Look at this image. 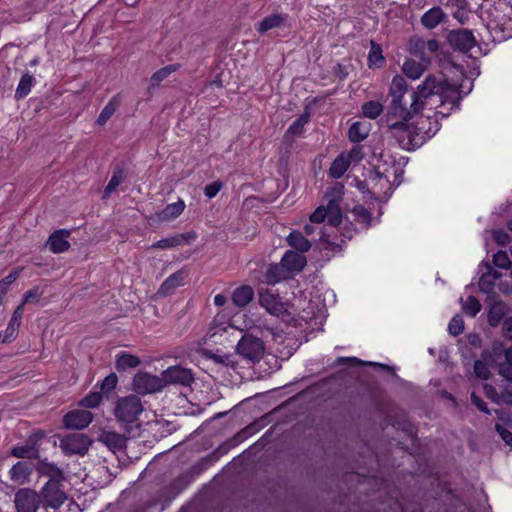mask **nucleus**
<instances>
[{
    "label": "nucleus",
    "instance_id": "nucleus-62",
    "mask_svg": "<svg viewBox=\"0 0 512 512\" xmlns=\"http://www.w3.org/2000/svg\"><path fill=\"white\" fill-rule=\"evenodd\" d=\"M503 332L506 337L512 338V317H509L504 321Z\"/></svg>",
    "mask_w": 512,
    "mask_h": 512
},
{
    "label": "nucleus",
    "instance_id": "nucleus-8",
    "mask_svg": "<svg viewBox=\"0 0 512 512\" xmlns=\"http://www.w3.org/2000/svg\"><path fill=\"white\" fill-rule=\"evenodd\" d=\"M61 482L48 481L41 490V498L45 508L58 509L66 501L67 496L60 487Z\"/></svg>",
    "mask_w": 512,
    "mask_h": 512
},
{
    "label": "nucleus",
    "instance_id": "nucleus-48",
    "mask_svg": "<svg viewBox=\"0 0 512 512\" xmlns=\"http://www.w3.org/2000/svg\"><path fill=\"white\" fill-rule=\"evenodd\" d=\"M353 213H354L357 221L365 224L366 226L370 225L371 213L367 209H365L363 206H356L353 209Z\"/></svg>",
    "mask_w": 512,
    "mask_h": 512
},
{
    "label": "nucleus",
    "instance_id": "nucleus-37",
    "mask_svg": "<svg viewBox=\"0 0 512 512\" xmlns=\"http://www.w3.org/2000/svg\"><path fill=\"white\" fill-rule=\"evenodd\" d=\"M119 106V100L117 96H114L102 109L101 113L97 118V123L103 126L115 113Z\"/></svg>",
    "mask_w": 512,
    "mask_h": 512
},
{
    "label": "nucleus",
    "instance_id": "nucleus-60",
    "mask_svg": "<svg viewBox=\"0 0 512 512\" xmlns=\"http://www.w3.org/2000/svg\"><path fill=\"white\" fill-rule=\"evenodd\" d=\"M499 400L507 405L512 406V388L505 387L499 396Z\"/></svg>",
    "mask_w": 512,
    "mask_h": 512
},
{
    "label": "nucleus",
    "instance_id": "nucleus-57",
    "mask_svg": "<svg viewBox=\"0 0 512 512\" xmlns=\"http://www.w3.org/2000/svg\"><path fill=\"white\" fill-rule=\"evenodd\" d=\"M471 402L482 412L486 414H490V410L487 407V404L483 401V399L478 396L475 392L471 393Z\"/></svg>",
    "mask_w": 512,
    "mask_h": 512
},
{
    "label": "nucleus",
    "instance_id": "nucleus-5",
    "mask_svg": "<svg viewBox=\"0 0 512 512\" xmlns=\"http://www.w3.org/2000/svg\"><path fill=\"white\" fill-rule=\"evenodd\" d=\"M91 444L92 440L82 433L69 434L60 440V448L65 455L84 456Z\"/></svg>",
    "mask_w": 512,
    "mask_h": 512
},
{
    "label": "nucleus",
    "instance_id": "nucleus-50",
    "mask_svg": "<svg viewBox=\"0 0 512 512\" xmlns=\"http://www.w3.org/2000/svg\"><path fill=\"white\" fill-rule=\"evenodd\" d=\"M102 396L99 393H91L81 400V405L86 408H95L101 402Z\"/></svg>",
    "mask_w": 512,
    "mask_h": 512
},
{
    "label": "nucleus",
    "instance_id": "nucleus-51",
    "mask_svg": "<svg viewBox=\"0 0 512 512\" xmlns=\"http://www.w3.org/2000/svg\"><path fill=\"white\" fill-rule=\"evenodd\" d=\"M117 382H118V378H117L116 374L111 373L110 375L106 376L104 378V380L102 381L101 390L104 393H108L116 387Z\"/></svg>",
    "mask_w": 512,
    "mask_h": 512
},
{
    "label": "nucleus",
    "instance_id": "nucleus-10",
    "mask_svg": "<svg viewBox=\"0 0 512 512\" xmlns=\"http://www.w3.org/2000/svg\"><path fill=\"white\" fill-rule=\"evenodd\" d=\"M45 434L39 430L30 435L23 446H15L11 449V455L17 458L38 459L39 447L38 441L44 438Z\"/></svg>",
    "mask_w": 512,
    "mask_h": 512
},
{
    "label": "nucleus",
    "instance_id": "nucleus-9",
    "mask_svg": "<svg viewBox=\"0 0 512 512\" xmlns=\"http://www.w3.org/2000/svg\"><path fill=\"white\" fill-rule=\"evenodd\" d=\"M164 387L166 385L190 386L194 382L193 372L182 366H171L162 372Z\"/></svg>",
    "mask_w": 512,
    "mask_h": 512
},
{
    "label": "nucleus",
    "instance_id": "nucleus-31",
    "mask_svg": "<svg viewBox=\"0 0 512 512\" xmlns=\"http://www.w3.org/2000/svg\"><path fill=\"white\" fill-rule=\"evenodd\" d=\"M288 277V272L282 262L270 264L265 273V280L268 284H275Z\"/></svg>",
    "mask_w": 512,
    "mask_h": 512
},
{
    "label": "nucleus",
    "instance_id": "nucleus-29",
    "mask_svg": "<svg viewBox=\"0 0 512 512\" xmlns=\"http://www.w3.org/2000/svg\"><path fill=\"white\" fill-rule=\"evenodd\" d=\"M254 297V291L252 287L243 285L234 290L232 294V301L237 307L247 306Z\"/></svg>",
    "mask_w": 512,
    "mask_h": 512
},
{
    "label": "nucleus",
    "instance_id": "nucleus-63",
    "mask_svg": "<svg viewBox=\"0 0 512 512\" xmlns=\"http://www.w3.org/2000/svg\"><path fill=\"white\" fill-rule=\"evenodd\" d=\"M211 358L216 363H221V364H225V365H229V363H230V357L228 355H216V354H213L211 356Z\"/></svg>",
    "mask_w": 512,
    "mask_h": 512
},
{
    "label": "nucleus",
    "instance_id": "nucleus-32",
    "mask_svg": "<svg viewBox=\"0 0 512 512\" xmlns=\"http://www.w3.org/2000/svg\"><path fill=\"white\" fill-rule=\"evenodd\" d=\"M287 19V15L273 14L265 17L257 26V31L261 34L267 31L280 27L282 23Z\"/></svg>",
    "mask_w": 512,
    "mask_h": 512
},
{
    "label": "nucleus",
    "instance_id": "nucleus-61",
    "mask_svg": "<svg viewBox=\"0 0 512 512\" xmlns=\"http://www.w3.org/2000/svg\"><path fill=\"white\" fill-rule=\"evenodd\" d=\"M486 395L491 398L494 402L499 403V396L497 395L496 389L491 385L484 386Z\"/></svg>",
    "mask_w": 512,
    "mask_h": 512
},
{
    "label": "nucleus",
    "instance_id": "nucleus-55",
    "mask_svg": "<svg viewBox=\"0 0 512 512\" xmlns=\"http://www.w3.org/2000/svg\"><path fill=\"white\" fill-rule=\"evenodd\" d=\"M493 238L500 246H505L510 241V236L508 233H506L504 230H494L493 231Z\"/></svg>",
    "mask_w": 512,
    "mask_h": 512
},
{
    "label": "nucleus",
    "instance_id": "nucleus-40",
    "mask_svg": "<svg viewBox=\"0 0 512 512\" xmlns=\"http://www.w3.org/2000/svg\"><path fill=\"white\" fill-rule=\"evenodd\" d=\"M368 62H369V66H377V67H381L385 62V59L382 55L381 47L378 44H376L374 41H371V49H370V52L368 55Z\"/></svg>",
    "mask_w": 512,
    "mask_h": 512
},
{
    "label": "nucleus",
    "instance_id": "nucleus-36",
    "mask_svg": "<svg viewBox=\"0 0 512 512\" xmlns=\"http://www.w3.org/2000/svg\"><path fill=\"white\" fill-rule=\"evenodd\" d=\"M125 178V172L122 168H115L113 170L110 181L103 192V198H108L112 192H114L117 187L122 183Z\"/></svg>",
    "mask_w": 512,
    "mask_h": 512
},
{
    "label": "nucleus",
    "instance_id": "nucleus-12",
    "mask_svg": "<svg viewBox=\"0 0 512 512\" xmlns=\"http://www.w3.org/2000/svg\"><path fill=\"white\" fill-rule=\"evenodd\" d=\"M479 268L481 270L484 269L478 283L480 291L489 296L494 295L495 282L502 276V274L497 270H494L492 265L486 261H482Z\"/></svg>",
    "mask_w": 512,
    "mask_h": 512
},
{
    "label": "nucleus",
    "instance_id": "nucleus-3",
    "mask_svg": "<svg viewBox=\"0 0 512 512\" xmlns=\"http://www.w3.org/2000/svg\"><path fill=\"white\" fill-rule=\"evenodd\" d=\"M142 412V402L136 395L118 399L114 409L115 417L122 423H134Z\"/></svg>",
    "mask_w": 512,
    "mask_h": 512
},
{
    "label": "nucleus",
    "instance_id": "nucleus-59",
    "mask_svg": "<svg viewBox=\"0 0 512 512\" xmlns=\"http://www.w3.org/2000/svg\"><path fill=\"white\" fill-rule=\"evenodd\" d=\"M499 374L507 381L512 382V365L508 363H501L498 369Z\"/></svg>",
    "mask_w": 512,
    "mask_h": 512
},
{
    "label": "nucleus",
    "instance_id": "nucleus-49",
    "mask_svg": "<svg viewBox=\"0 0 512 512\" xmlns=\"http://www.w3.org/2000/svg\"><path fill=\"white\" fill-rule=\"evenodd\" d=\"M42 294H43V291L40 289V287L39 286H35L32 289L28 290L24 294V298H23L22 303H24V305L26 303H36V302L39 301V299L42 296Z\"/></svg>",
    "mask_w": 512,
    "mask_h": 512
},
{
    "label": "nucleus",
    "instance_id": "nucleus-23",
    "mask_svg": "<svg viewBox=\"0 0 512 512\" xmlns=\"http://www.w3.org/2000/svg\"><path fill=\"white\" fill-rule=\"evenodd\" d=\"M446 14L442 8L436 6L426 11L421 17V23L427 29H434L440 23L444 22Z\"/></svg>",
    "mask_w": 512,
    "mask_h": 512
},
{
    "label": "nucleus",
    "instance_id": "nucleus-1",
    "mask_svg": "<svg viewBox=\"0 0 512 512\" xmlns=\"http://www.w3.org/2000/svg\"><path fill=\"white\" fill-rule=\"evenodd\" d=\"M408 91L406 80L396 75L389 88L390 104L387 119L411 120L422 113L432 96H439L442 110L435 111L434 115L447 117L455 109H459L462 94L460 86L449 83L442 74H428L423 82L411 93V102L407 106L404 96Z\"/></svg>",
    "mask_w": 512,
    "mask_h": 512
},
{
    "label": "nucleus",
    "instance_id": "nucleus-42",
    "mask_svg": "<svg viewBox=\"0 0 512 512\" xmlns=\"http://www.w3.org/2000/svg\"><path fill=\"white\" fill-rule=\"evenodd\" d=\"M480 310L481 304L474 296H469L463 303V311L471 317L476 316Z\"/></svg>",
    "mask_w": 512,
    "mask_h": 512
},
{
    "label": "nucleus",
    "instance_id": "nucleus-11",
    "mask_svg": "<svg viewBox=\"0 0 512 512\" xmlns=\"http://www.w3.org/2000/svg\"><path fill=\"white\" fill-rule=\"evenodd\" d=\"M448 41L452 47L461 52H468L476 45L472 31L467 29L450 31Z\"/></svg>",
    "mask_w": 512,
    "mask_h": 512
},
{
    "label": "nucleus",
    "instance_id": "nucleus-54",
    "mask_svg": "<svg viewBox=\"0 0 512 512\" xmlns=\"http://www.w3.org/2000/svg\"><path fill=\"white\" fill-rule=\"evenodd\" d=\"M327 211L325 206H319L311 215L310 221L312 223H322L326 220Z\"/></svg>",
    "mask_w": 512,
    "mask_h": 512
},
{
    "label": "nucleus",
    "instance_id": "nucleus-26",
    "mask_svg": "<svg viewBox=\"0 0 512 512\" xmlns=\"http://www.w3.org/2000/svg\"><path fill=\"white\" fill-rule=\"evenodd\" d=\"M11 480L22 485L26 483L31 474V467L27 462L19 461L10 469Z\"/></svg>",
    "mask_w": 512,
    "mask_h": 512
},
{
    "label": "nucleus",
    "instance_id": "nucleus-41",
    "mask_svg": "<svg viewBox=\"0 0 512 512\" xmlns=\"http://www.w3.org/2000/svg\"><path fill=\"white\" fill-rule=\"evenodd\" d=\"M184 238V235H178V236H172L169 238H163L155 243L152 244V248L155 249H168L175 246H178L182 243V239Z\"/></svg>",
    "mask_w": 512,
    "mask_h": 512
},
{
    "label": "nucleus",
    "instance_id": "nucleus-39",
    "mask_svg": "<svg viewBox=\"0 0 512 512\" xmlns=\"http://www.w3.org/2000/svg\"><path fill=\"white\" fill-rule=\"evenodd\" d=\"M383 112V105L378 101H368L362 105V113L369 119H376Z\"/></svg>",
    "mask_w": 512,
    "mask_h": 512
},
{
    "label": "nucleus",
    "instance_id": "nucleus-27",
    "mask_svg": "<svg viewBox=\"0 0 512 512\" xmlns=\"http://www.w3.org/2000/svg\"><path fill=\"white\" fill-rule=\"evenodd\" d=\"M24 310V303H21L14 310L10 322L6 328L5 339L3 342L10 341L11 338H14L17 334V330L20 327L22 316Z\"/></svg>",
    "mask_w": 512,
    "mask_h": 512
},
{
    "label": "nucleus",
    "instance_id": "nucleus-13",
    "mask_svg": "<svg viewBox=\"0 0 512 512\" xmlns=\"http://www.w3.org/2000/svg\"><path fill=\"white\" fill-rule=\"evenodd\" d=\"M93 420V414L87 410H73L63 418V424L68 429L81 430L86 428Z\"/></svg>",
    "mask_w": 512,
    "mask_h": 512
},
{
    "label": "nucleus",
    "instance_id": "nucleus-35",
    "mask_svg": "<svg viewBox=\"0 0 512 512\" xmlns=\"http://www.w3.org/2000/svg\"><path fill=\"white\" fill-rule=\"evenodd\" d=\"M349 160L345 154H340L331 164L329 169L330 175L335 178H341L349 168Z\"/></svg>",
    "mask_w": 512,
    "mask_h": 512
},
{
    "label": "nucleus",
    "instance_id": "nucleus-25",
    "mask_svg": "<svg viewBox=\"0 0 512 512\" xmlns=\"http://www.w3.org/2000/svg\"><path fill=\"white\" fill-rule=\"evenodd\" d=\"M185 209V203L179 199L177 202L168 204L162 211L157 213L160 221L167 222L180 216Z\"/></svg>",
    "mask_w": 512,
    "mask_h": 512
},
{
    "label": "nucleus",
    "instance_id": "nucleus-4",
    "mask_svg": "<svg viewBox=\"0 0 512 512\" xmlns=\"http://www.w3.org/2000/svg\"><path fill=\"white\" fill-rule=\"evenodd\" d=\"M264 352V342L251 334L243 335L236 346V353L252 363L259 362Z\"/></svg>",
    "mask_w": 512,
    "mask_h": 512
},
{
    "label": "nucleus",
    "instance_id": "nucleus-22",
    "mask_svg": "<svg viewBox=\"0 0 512 512\" xmlns=\"http://www.w3.org/2000/svg\"><path fill=\"white\" fill-rule=\"evenodd\" d=\"M36 470L41 475L49 477V481L61 482L64 480L63 471L55 464L45 460H40L36 465Z\"/></svg>",
    "mask_w": 512,
    "mask_h": 512
},
{
    "label": "nucleus",
    "instance_id": "nucleus-6",
    "mask_svg": "<svg viewBox=\"0 0 512 512\" xmlns=\"http://www.w3.org/2000/svg\"><path fill=\"white\" fill-rule=\"evenodd\" d=\"M164 388L163 377L147 372H139L133 379V389L136 393L146 395L156 393Z\"/></svg>",
    "mask_w": 512,
    "mask_h": 512
},
{
    "label": "nucleus",
    "instance_id": "nucleus-15",
    "mask_svg": "<svg viewBox=\"0 0 512 512\" xmlns=\"http://www.w3.org/2000/svg\"><path fill=\"white\" fill-rule=\"evenodd\" d=\"M97 440L105 445L110 451L116 453L126 447L127 438L125 435L116 433L114 431L103 430L99 434Z\"/></svg>",
    "mask_w": 512,
    "mask_h": 512
},
{
    "label": "nucleus",
    "instance_id": "nucleus-28",
    "mask_svg": "<svg viewBox=\"0 0 512 512\" xmlns=\"http://www.w3.org/2000/svg\"><path fill=\"white\" fill-rule=\"evenodd\" d=\"M287 243L295 250L305 253L311 248V241H309L300 231L294 230L287 236Z\"/></svg>",
    "mask_w": 512,
    "mask_h": 512
},
{
    "label": "nucleus",
    "instance_id": "nucleus-34",
    "mask_svg": "<svg viewBox=\"0 0 512 512\" xmlns=\"http://www.w3.org/2000/svg\"><path fill=\"white\" fill-rule=\"evenodd\" d=\"M325 208L327 211V223L332 227H337L338 225H340L342 221V213L338 202L335 199H331L328 201Z\"/></svg>",
    "mask_w": 512,
    "mask_h": 512
},
{
    "label": "nucleus",
    "instance_id": "nucleus-43",
    "mask_svg": "<svg viewBox=\"0 0 512 512\" xmlns=\"http://www.w3.org/2000/svg\"><path fill=\"white\" fill-rule=\"evenodd\" d=\"M22 268H17L10 272L5 278L0 281V294L6 295L9 286L16 281L19 277Z\"/></svg>",
    "mask_w": 512,
    "mask_h": 512
},
{
    "label": "nucleus",
    "instance_id": "nucleus-52",
    "mask_svg": "<svg viewBox=\"0 0 512 512\" xmlns=\"http://www.w3.org/2000/svg\"><path fill=\"white\" fill-rule=\"evenodd\" d=\"M222 182L220 181H214L208 185L205 186L204 194L207 198L211 199L215 197L219 191L222 189Z\"/></svg>",
    "mask_w": 512,
    "mask_h": 512
},
{
    "label": "nucleus",
    "instance_id": "nucleus-64",
    "mask_svg": "<svg viewBox=\"0 0 512 512\" xmlns=\"http://www.w3.org/2000/svg\"><path fill=\"white\" fill-rule=\"evenodd\" d=\"M357 187L362 193L368 192L370 194V190H371L370 179L368 181L359 182Z\"/></svg>",
    "mask_w": 512,
    "mask_h": 512
},
{
    "label": "nucleus",
    "instance_id": "nucleus-19",
    "mask_svg": "<svg viewBox=\"0 0 512 512\" xmlns=\"http://www.w3.org/2000/svg\"><path fill=\"white\" fill-rule=\"evenodd\" d=\"M185 272L179 270L171 274L160 286L158 294L161 296H169L175 292L178 287L184 285Z\"/></svg>",
    "mask_w": 512,
    "mask_h": 512
},
{
    "label": "nucleus",
    "instance_id": "nucleus-46",
    "mask_svg": "<svg viewBox=\"0 0 512 512\" xmlns=\"http://www.w3.org/2000/svg\"><path fill=\"white\" fill-rule=\"evenodd\" d=\"M309 115L302 114L300 115L289 127L288 132L291 134L297 135L300 134L304 128V125L308 122Z\"/></svg>",
    "mask_w": 512,
    "mask_h": 512
},
{
    "label": "nucleus",
    "instance_id": "nucleus-30",
    "mask_svg": "<svg viewBox=\"0 0 512 512\" xmlns=\"http://www.w3.org/2000/svg\"><path fill=\"white\" fill-rule=\"evenodd\" d=\"M370 124L367 122H354L348 130V138L351 142L359 143L365 140L369 134Z\"/></svg>",
    "mask_w": 512,
    "mask_h": 512
},
{
    "label": "nucleus",
    "instance_id": "nucleus-33",
    "mask_svg": "<svg viewBox=\"0 0 512 512\" xmlns=\"http://www.w3.org/2000/svg\"><path fill=\"white\" fill-rule=\"evenodd\" d=\"M140 365V359L127 352H121L116 357V369L119 372L126 371L129 368H136Z\"/></svg>",
    "mask_w": 512,
    "mask_h": 512
},
{
    "label": "nucleus",
    "instance_id": "nucleus-21",
    "mask_svg": "<svg viewBox=\"0 0 512 512\" xmlns=\"http://www.w3.org/2000/svg\"><path fill=\"white\" fill-rule=\"evenodd\" d=\"M491 301L492 302L490 303L488 310V323L491 326L496 327L506 316L508 308L503 301L494 299H491Z\"/></svg>",
    "mask_w": 512,
    "mask_h": 512
},
{
    "label": "nucleus",
    "instance_id": "nucleus-16",
    "mask_svg": "<svg viewBox=\"0 0 512 512\" xmlns=\"http://www.w3.org/2000/svg\"><path fill=\"white\" fill-rule=\"evenodd\" d=\"M69 236V230H56L49 236L46 245L52 253H63L70 248V243L68 241Z\"/></svg>",
    "mask_w": 512,
    "mask_h": 512
},
{
    "label": "nucleus",
    "instance_id": "nucleus-47",
    "mask_svg": "<svg viewBox=\"0 0 512 512\" xmlns=\"http://www.w3.org/2000/svg\"><path fill=\"white\" fill-rule=\"evenodd\" d=\"M474 373L475 375L482 379L487 380L490 377V370L488 368V365L481 360H476L474 363Z\"/></svg>",
    "mask_w": 512,
    "mask_h": 512
},
{
    "label": "nucleus",
    "instance_id": "nucleus-14",
    "mask_svg": "<svg viewBox=\"0 0 512 512\" xmlns=\"http://www.w3.org/2000/svg\"><path fill=\"white\" fill-rule=\"evenodd\" d=\"M259 302L271 315L280 316L287 312L286 306L280 298L269 291L260 293Z\"/></svg>",
    "mask_w": 512,
    "mask_h": 512
},
{
    "label": "nucleus",
    "instance_id": "nucleus-38",
    "mask_svg": "<svg viewBox=\"0 0 512 512\" xmlns=\"http://www.w3.org/2000/svg\"><path fill=\"white\" fill-rule=\"evenodd\" d=\"M33 82H34L33 76L30 75L29 73H25L19 81V84H18L16 92H15V98L22 99V98L26 97L31 91Z\"/></svg>",
    "mask_w": 512,
    "mask_h": 512
},
{
    "label": "nucleus",
    "instance_id": "nucleus-17",
    "mask_svg": "<svg viewBox=\"0 0 512 512\" xmlns=\"http://www.w3.org/2000/svg\"><path fill=\"white\" fill-rule=\"evenodd\" d=\"M431 60L429 57H421L420 61L414 59H406L403 66L402 72L410 79H419L424 71L430 65Z\"/></svg>",
    "mask_w": 512,
    "mask_h": 512
},
{
    "label": "nucleus",
    "instance_id": "nucleus-44",
    "mask_svg": "<svg viewBox=\"0 0 512 512\" xmlns=\"http://www.w3.org/2000/svg\"><path fill=\"white\" fill-rule=\"evenodd\" d=\"M493 264L501 269H509L511 267V261L506 251L499 250L493 255Z\"/></svg>",
    "mask_w": 512,
    "mask_h": 512
},
{
    "label": "nucleus",
    "instance_id": "nucleus-45",
    "mask_svg": "<svg viewBox=\"0 0 512 512\" xmlns=\"http://www.w3.org/2000/svg\"><path fill=\"white\" fill-rule=\"evenodd\" d=\"M448 331L453 336H458L464 331V321L461 316L455 315L448 324Z\"/></svg>",
    "mask_w": 512,
    "mask_h": 512
},
{
    "label": "nucleus",
    "instance_id": "nucleus-56",
    "mask_svg": "<svg viewBox=\"0 0 512 512\" xmlns=\"http://www.w3.org/2000/svg\"><path fill=\"white\" fill-rule=\"evenodd\" d=\"M495 429L502 438V440L507 444L512 446V432L507 430L505 427H503L500 424L495 425Z\"/></svg>",
    "mask_w": 512,
    "mask_h": 512
},
{
    "label": "nucleus",
    "instance_id": "nucleus-18",
    "mask_svg": "<svg viewBox=\"0 0 512 512\" xmlns=\"http://www.w3.org/2000/svg\"><path fill=\"white\" fill-rule=\"evenodd\" d=\"M370 184V195L376 199L380 198L382 195H386L391 190L389 179L378 171H375L371 174Z\"/></svg>",
    "mask_w": 512,
    "mask_h": 512
},
{
    "label": "nucleus",
    "instance_id": "nucleus-24",
    "mask_svg": "<svg viewBox=\"0 0 512 512\" xmlns=\"http://www.w3.org/2000/svg\"><path fill=\"white\" fill-rule=\"evenodd\" d=\"M180 67V64L177 63L169 64L154 72L150 77L148 91L151 93L155 88L161 85L162 81L167 79L172 73L178 71Z\"/></svg>",
    "mask_w": 512,
    "mask_h": 512
},
{
    "label": "nucleus",
    "instance_id": "nucleus-53",
    "mask_svg": "<svg viewBox=\"0 0 512 512\" xmlns=\"http://www.w3.org/2000/svg\"><path fill=\"white\" fill-rule=\"evenodd\" d=\"M345 156L349 160V164H350L351 162L361 161L364 157V153L362 151L361 146L355 145L351 148V150Z\"/></svg>",
    "mask_w": 512,
    "mask_h": 512
},
{
    "label": "nucleus",
    "instance_id": "nucleus-2",
    "mask_svg": "<svg viewBox=\"0 0 512 512\" xmlns=\"http://www.w3.org/2000/svg\"><path fill=\"white\" fill-rule=\"evenodd\" d=\"M410 120L387 119V127L393 138L400 147L411 150L423 145L427 138L432 137L438 130L437 120L434 127L427 130L423 126L415 127L410 125Z\"/></svg>",
    "mask_w": 512,
    "mask_h": 512
},
{
    "label": "nucleus",
    "instance_id": "nucleus-7",
    "mask_svg": "<svg viewBox=\"0 0 512 512\" xmlns=\"http://www.w3.org/2000/svg\"><path fill=\"white\" fill-rule=\"evenodd\" d=\"M40 504L41 497L35 490L22 488L14 495L16 512H37Z\"/></svg>",
    "mask_w": 512,
    "mask_h": 512
},
{
    "label": "nucleus",
    "instance_id": "nucleus-58",
    "mask_svg": "<svg viewBox=\"0 0 512 512\" xmlns=\"http://www.w3.org/2000/svg\"><path fill=\"white\" fill-rule=\"evenodd\" d=\"M416 48H419V49L427 48L431 53H433L438 50L439 44L436 40H429V41L420 40L416 43Z\"/></svg>",
    "mask_w": 512,
    "mask_h": 512
},
{
    "label": "nucleus",
    "instance_id": "nucleus-20",
    "mask_svg": "<svg viewBox=\"0 0 512 512\" xmlns=\"http://www.w3.org/2000/svg\"><path fill=\"white\" fill-rule=\"evenodd\" d=\"M281 262L288 273L292 271H301L307 263L305 256L292 250L287 251L283 255Z\"/></svg>",
    "mask_w": 512,
    "mask_h": 512
}]
</instances>
